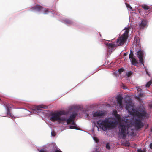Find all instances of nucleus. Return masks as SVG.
<instances>
[{"mask_svg": "<svg viewBox=\"0 0 152 152\" xmlns=\"http://www.w3.org/2000/svg\"><path fill=\"white\" fill-rule=\"evenodd\" d=\"M119 131L118 134L120 138L125 139L128 134L131 135H133L134 132L133 130L131 129V132H130L129 130L131 129L129 127V124L126 122H120L118 126Z\"/></svg>", "mask_w": 152, "mask_h": 152, "instance_id": "obj_1", "label": "nucleus"}, {"mask_svg": "<svg viewBox=\"0 0 152 152\" xmlns=\"http://www.w3.org/2000/svg\"><path fill=\"white\" fill-rule=\"evenodd\" d=\"M97 124L104 131L114 128L117 125L116 122L112 121L109 118H105L104 120H99L97 122Z\"/></svg>", "mask_w": 152, "mask_h": 152, "instance_id": "obj_2", "label": "nucleus"}, {"mask_svg": "<svg viewBox=\"0 0 152 152\" xmlns=\"http://www.w3.org/2000/svg\"><path fill=\"white\" fill-rule=\"evenodd\" d=\"M129 33V29H126L124 32L117 39L116 45L122 46L124 44L128 38Z\"/></svg>", "mask_w": 152, "mask_h": 152, "instance_id": "obj_3", "label": "nucleus"}, {"mask_svg": "<svg viewBox=\"0 0 152 152\" xmlns=\"http://www.w3.org/2000/svg\"><path fill=\"white\" fill-rule=\"evenodd\" d=\"M133 115L142 119L147 118L148 116L145 109L139 110V111L136 110H133Z\"/></svg>", "mask_w": 152, "mask_h": 152, "instance_id": "obj_4", "label": "nucleus"}, {"mask_svg": "<svg viewBox=\"0 0 152 152\" xmlns=\"http://www.w3.org/2000/svg\"><path fill=\"white\" fill-rule=\"evenodd\" d=\"M50 120L53 122L58 121L59 124H62L61 122L65 121L66 119L64 117H59L57 113H53L51 114Z\"/></svg>", "mask_w": 152, "mask_h": 152, "instance_id": "obj_5", "label": "nucleus"}, {"mask_svg": "<svg viewBox=\"0 0 152 152\" xmlns=\"http://www.w3.org/2000/svg\"><path fill=\"white\" fill-rule=\"evenodd\" d=\"M57 147L55 143H50L47 144L45 148L48 149L49 152H54Z\"/></svg>", "mask_w": 152, "mask_h": 152, "instance_id": "obj_6", "label": "nucleus"}, {"mask_svg": "<svg viewBox=\"0 0 152 152\" xmlns=\"http://www.w3.org/2000/svg\"><path fill=\"white\" fill-rule=\"evenodd\" d=\"M134 124L136 128L138 129L142 128L144 126L143 123L142 122L141 120L139 119H136Z\"/></svg>", "mask_w": 152, "mask_h": 152, "instance_id": "obj_7", "label": "nucleus"}, {"mask_svg": "<svg viewBox=\"0 0 152 152\" xmlns=\"http://www.w3.org/2000/svg\"><path fill=\"white\" fill-rule=\"evenodd\" d=\"M4 105H5L7 108V117L12 118H15L14 116L11 113L10 109V108L11 107L10 106V105L8 104H7L6 103L5 104H4Z\"/></svg>", "mask_w": 152, "mask_h": 152, "instance_id": "obj_8", "label": "nucleus"}, {"mask_svg": "<svg viewBox=\"0 0 152 152\" xmlns=\"http://www.w3.org/2000/svg\"><path fill=\"white\" fill-rule=\"evenodd\" d=\"M137 56L139 59L140 62L142 64H144L143 57L144 54L142 51L139 50L137 52Z\"/></svg>", "mask_w": 152, "mask_h": 152, "instance_id": "obj_9", "label": "nucleus"}, {"mask_svg": "<svg viewBox=\"0 0 152 152\" xmlns=\"http://www.w3.org/2000/svg\"><path fill=\"white\" fill-rule=\"evenodd\" d=\"M77 115V113H72L69 117V118L66 119L67 124H70L71 121L73 120H74Z\"/></svg>", "mask_w": 152, "mask_h": 152, "instance_id": "obj_10", "label": "nucleus"}, {"mask_svg": "<svg viewBox=\"0 0 152 152\" xmlns=\"http://www.w3.org/2000/svg\"><path fill=\"white\" fill-rule=\"evenodd\" d=\"M126 108L129 112L131 111L132 114H133V110H135L133 108L132 102H129L126 104Z\"/></svg>", "mask_w": 152, "mask_h": 152, "instance_id": "obj_11", "label": "nucleus"}, {"mask_svg": "<svg viewBox=\"0 0 152 152\" xmlns=\"http://www.w3.org/2000/svg\"><path fill=\"white\" fill-rule=\"evenodd\" d=\"M43 8L41 6L37 5L36 6L32 7L30 9L31 11H40Z\"/></svg>", "mask_w": 152, "mask_h": 152, "instance_id": "obj_12", "label": "nucleus"}, {"mask_svg": "<svg viewBox=\"0 0 152 152\" xmlns=\"http://www.w3.org/2000/svg\"><path fill=\"white\" fill-rule=\"evenodd\" d=\"M147 20H143L141 22V23L139 25V28L140 29L144 28L147 24Z\"/></svg>", "mask_w": 152, "mask_h": 152, "instance_id": "obj_13", "label": "nucleus"}, {"mask_svg": "<svg viewBox=\"0 0 152 152\" xmlns=\"http://www.w3.org/2000/svg\"><path fill=\"white\" fill-rule=\"evenodd\" d=\"M104 115V113L102 111L96 112L93 114V117L102 116Z\"/></svg>", "mask_w": 152, "mask_h": 152, "instance_id": "obj_14", "label": "nucleus"}, {"mask_svg": "<svg viewBox=\"0 0 152 152\" xmlns=\"http://www.w3.org/2000/svg\"><path fill=\"white\" fill-rule=\"evenodd\" d=\"M141 7L143 8L145 10H148V12H150L152 7L151 6H148L146 4H143L141 6Z\"/></svg>", "mask_w": 152, "mask_h": 152, "instance_id": "obj_15", "label": "nucleus"}, {"mask_svg": "<svg viewBox=\"0 0 152 152\" xmlns=\"http://www.w3.org/2000/svg\"><path fill=\"white\" fill-rule=\"evenodd\" d=\"M109 51H112V50L115 48V45L112 43H108L107 44Z\"/></svg>", "mask_w": 152, "mask_h": 152, "instance_id": "obj_16", "label": "nucleus"}, {"mask_svg": "<svg viewBox=\"0 0 152 152\" xmlns=\"http://www.w3.org/2000/svg\"><path fill=\"white\" fill-rule=\"evenodd\" d=\"M45 107L43 105H40L39 106H37L35 108V110L37 111V112H42V108H44Z\"/></svg>", "mask_w": 152, "mask_h": 152, "instance_id": "obj_17", "label": "nucleus"}, {"mask_svg": "<svg viewBox=\"0 0 152 152\" xmlns=\"http://www.w3.org/2000/svg\"><path fill=\"white\" fill-rule=\"evenodd\" d=\"M123 98L122 96H119L117 97V101L119 105V106L122 107L123 106L122 101Z\"/></svg>", "mask_w": 152, "mask_h": 152, "instance_id": "obj_18", "label": "nucleus"}, {"mask_svg": "<svg viewBox=\"0 0 152 152\" xmlns=\"http://www.w3.org/2000/svg\"><path fill=\"white\" fill-rule=\"evenodd\" d=\"M59 117L62 115H65L67 114V113L64 111H60L57 112Z\"/></svg>", "mask_w": 152, "mask_h": 152, "instance_id": "obj_19", "label": "nucleus"}, {"mask_svg": "<svg viewBox=\"0 0 152 152\" xmlns=\"http://www.w3.org/2000/svg\"><path fill=\"white\" fill-rule=\"evenodd\" d=\"M131 62L132 64L134 65L135 64H137V62L135 59V58L134 57L131 59Z\"/></svg>", "mask_w": 152, "mask_h": 152, "instance_id": "obj_20", "label": "nucleus"}, {"mask_svg": "<svg viewBox=\"0 0 152 152\" xmlns=\"http://www.w3.org/2000/svg\"><path fill=\"white\" fill-rule=\"evenodd\" d=\"M114 115L115 118L118 120L119 121L121 120V118L120 115L118 114L117 113V112H115V113H114Z\"/></svg>", "mask_w": 152, "mask_h": 152, "instance_id": "obj_21", "label": "nucleus"}, {"mask_svg": "<svg viewBox=\"0 0 152 152\" xmlns=\"http://www.w3.org/2000/svg\"><path fill=\"white\" fill-rule=\"evenodd\" d=\"M76 125H74V126H69V128L71 129H73L76 130H79L80 129L76 126Z\"/></svg>", "mask_w": 152, "mask_h": 152, "instance_id": "obj_22", "label": "nucleus"}, {"mask_svg": "<svg viewBox=\"0 0 152 152\" xmlns=\"http://www.w3.org/2000/svg\"><path fill=\"white\" fill-rule=\"evenodd\" d=\"M65 23L67 24H71L72 23V21L70 20L66 19L65 20Z\"/></svg>", "mask_w": 152, "mask_h": 152, "instance_id": "obj_23", "label": "nucleus"}, {"mask_svg": "<svg viewBox=\"0 0 152 152\" xmlns=\"http://www.w3.org/2000/svg\"><path fill=\"white\" fill-rule=\"evenodd\" d=\"M152 82L151 81H150L148 82L146 85V87H150V85L152 84Z\"/></svg>", "mask_w": 152, "mask_h": 152, "instance_id": "obj_24", "label": "nucleus"}, {"mask_svg": "<svg viewBox=\"0 0 152 152\" xmlns=\"http://www.w3.org/2000/svg\"><path fill=\"white\" fill-rule=\"evenodd\" d=\"M129 58L132 59V58H134L133 57V53L132 51H130V54L129 55Z\"/></svg>", "mask_w": 152, "mask_h": 152, "instance_id": "obj_25", "label": "nucleus"}, {"mask_svg": "<svg viewBox=\"0 0 152 152\" xmlns=\"http://www.w3.org/2000/svg\"><path fill=\"white\" fill-rule=\"evenodd\" d=\"M38 150L39 151V152H49L48 150L44 149Z\"/></svg>", "mask_w": 152, "mask_h": 152, "instance_id": "obj_26", "label": "nucleus"}, {"mask_svg": "<svg viewBox=\"0 0 152 152\" xmlns=\"http://www.w3.org/2000/svg\"><path fill=\"white\" fill-rule=\"evenodd\" d=\"M106 148L108 150H110V146L109 143H107L106 146Z\"/></svg>", "mask_w": 152, "mask_h": 152, "instance_id": "obj_27", "label": "nucleus"}, {"mask_svg": "<svg viewBox=\"0 0 152 152\" xmlns=\"http://www.w3.org/2000/svg\"><path fill=\"white\" fill-rule=\"evenodd\" d=\"M126 74L127 75V77H129L131 76V75L132 74V72H131L130 71L128 72Z\"/></svg>", "mask_w": 152, "mask_h": 152, "instance_id": "obj_28", "label": "nucleus"}, {"mask_svg": "<svg viewBox=\"0 0 152 152\" xmlns=\"http://www.w3.org/2000/svg\"><path fill=\"white\" fill-rule=\"evenodd\" d=\"M54 152H62L60 149L57 148L56 149Z\"/></svg>", "mask_w": 152, "mask_h": 152, "instance_id": "obj_29", "label": "nucleus"}, {"mask_svg": "<svg viewBox=\"0 0 152 152\" xmlns=\"http://www.w3.org/2000/svg\"><path fill=\"white\" fill-rule=\"evenodd\" d=\"M70 124H71L72 125H77L76 124L74 120H73V121H71Z\"/></svg>", "mask_w": 152, "mask_h": 152, "instance_id": "obj_30", "label": "nucleus"}, {"mask_svg": "<svg viewBox=\"0 0 152 152\" xmlns=\"http://www.w3.org/2000/svg\"><path fill=\"white\" fill-rule=\"evenodd\" d=\"M124 71V69L123 68H121L120 69L118 70V72L119 74H121V72H123Z\"/></svg>", "mask_w": 152, "mask_h": 152, "instance_id": "obj_31", "label": "nucleus"}, {"mask_svg": "<svg viewBox=\"0 0 152 152\" xmlns=\"http://www.w3.org/2000/svg\"><path fill=\"white\" fill-rule=\"evenodd\" d=\"M51 135L53 136H55L56 134L55 132L54 131H52L51 132Z\"/></svg>", "mask_w": 152, "mask_h": 152, "instance_id": "obj_32", "label": "nucleus"}, {"mask_svg": "<svg viewBox=\"0 0 152 152\" xmlns=\"http://www.w3.org/2000/svg\"><path fill=\"white\" fill-rule=\"evenodd\" d=\"M137 152H145V151H142V150L138 149L137 150Z\"/></svg>", "mask_w": 152, "mask_h": 152, "instance_id": "obj_33", "label": "nucleus"}, {"mask_svg": "<svg viewBox=\"0 0 152 152\" xmlns=\"http://www.w3.org/2000/svg\"><path fill=\"white\" fill-rule=\"evenodd\" d=\"M94 140L96 142H99L98 139L96 137H94Z\"/></svg>", "mask_w": 152, "mask_h": 152, "instance_id": "obj_34", "label": "nucleus"}, {"mask_svg": "<svg viewBox=\"0 0 152 152\" xmlns=\"http://www.w3.org/2000/svg\"><path fill=\"white\" fill-rule=\"evenodd\" d=\"M150 148L152 149V143H151L149 145Z\"/></svg>", "mask_w": 152, "mask_h": 152, "instance_id": "obj_35", "label": "nucleus"}, {"mask_svg": "<svg viewBox=\"0 0 152 152\" xmlns=\"http://www.w3.org/2000/svg\"><path fill=\"white\" fill-rule=\"evenodd\" d=\"M127 7H128V8H130L131 9H132V7H131V6H130L129 5H127Z\"/></svg>", "mask_w": 152, "mask_h": 152, "instance_id": "obj_36", "label": "nucleus"}, {"mask_svg": "<svg viewBox=\"0 0 152 152\" xmlns=\"http://www.w3.org/2000/svg\"><path fill=\"white\" fill-rule=\"evenodd\" d=\"M138 91L141 92L142 91V90L139 88L137 89Z\"/></svg>", "mask_w": 152, "mask_h": 152, "instance_id": "obj_37", "label": "nucleus"}, {"mask_svg": "<svg viewBox=\"0 0 152 152\" xmlns=\"http://www.w3.org/2000/svg\"><path fill=\"white\" fill-rule=\"evenodd\" d=\"M44 10L45 11V13H47V12H48V10H46L45 9Z\"/></svg>", "mask_w": 152, "mask_h": 152, "instance_id": "obj_38", "label": "nucleus"}, {"mask_svg": "<svg viewBox=\"0 0 152 152\" xmlns=\"http://www.w3.org/2000/svg\"><path fill=\"white\" fill-rule=\"evenodd\" d=\"M128 54V52H126L124 54V56H126Z\"/></svg>", "mask_w": 152, "mask_h": 152, "instance_id": "obj_39", "label": "nucleus"}, {"mask_svg": "<svg viewBox=\"0 0 152 152\" xmlns=\"http://www.w3.org/2000/svg\"><path fill=\"white\" fill-rule=\"evenodd\" d=\"M149 107L150 108H152V104H149Z\"/></svg>", "mask_w": 152, "mask_h": 152, "instance_id": "obj_40", "label": "nucleus"}, {"mask_svg": "<svg viewBox=\"0 0 152 152\" xmlns=\"http://www.w3.org/2000/svg\"><path fill=\"white\" fill-rule=\"evenodd\" d=\"M96 152H99V151H98V149H96L95 151Z\"/></svg>", "mask_w": 152, "mask_h": 152, "instance_id": "obj_41", "label": "nucleus"}, {"mask_svg": "<svg viewBox=\"0 0 152 152\" xmlns=\"http://www.w3.org/2000/svg\"><path fill=\"white\" fill-rule=\"evenodd\" d=\"M123 88L125 89V88H125V86H123Z\"/></svg>", "mask_w": 152, "mask_h": 152, "instance_id": "obj_42", "label": "nucleus"}, {"mask_svg": "<svg viewBox=\"0 0 152 152\" xmlns=\"http://www.w3.org/2000/svg\"><path fill=\"white\" fill-rule=\"evenodd\" d=\"M151 132H152V128H151Z\"/></svg>", "mask_w": 152, "mask_h": 152, "instance_id": "obj_43", "label": "nucleus"}]
</instances>
